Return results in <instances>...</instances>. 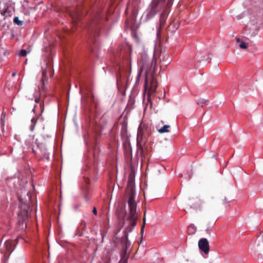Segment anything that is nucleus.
Returning a JSON list of instances; mask_svg holds the SVG:
<instances>
[{
  "mask_svg": "<svg viewBox=\"0 0 263 263\" xmlns=\"http://www.w3.org/2000/svg\"><path fill=\"white\" fill-rule=\"evenodd\" d=\"M143 222H144V223H145V217H144V218H143Z\"/></svg>",
  "mask_w": 263,
  "mask_h": 263,
  "instance_id": "30",
  "label": "nucleus"
},
{
  "mask_svg": "<svg viewBox=\"0 0 263 263\" xmlns=\"http://www.w3.org/2000/svg\"><path fill=\"white\" fill-rule=\"evenodd\" d=\"M28 52L25 49H22L19 52V55L22 57H25L27 55Z\"/></svg>",
  "mask_w": 263,
  "mask_h": 263,
  "instance_id": "16",
  "label": "nucleus"
},
{
  "mask_svg": "<svg viewBox=\"0 0 263 263\" xmlns=\"http://www.w3.org/2000/svg\"><path fill=\"white\" fill-rule=\"evenodd\" d=\"M208 101V100L203 98H200L197 100V103L198 105L203 107V105H205Z\"/></svg>",
  "mask_w": 263,
  "mask_h": 263,
  "instance_id": "10",
  "label": "nucleus"
},
{
  "mask_svg": "<svg viewBox=\"0 0 263 263\" xmlns=\"http://www.w3.org/2000/svg\"><path fill=\"white\" fill-rule=\"evenodd\" d=\"M42 112H43V109L42 110V112H41V114H40V116L42 115Z\"/></svg>",
  "mask_w": 263,
  "mask_h": 263,
  "instance_id": "31",
  "label": "nucleus"
},
{
  "mask_svg": "<svg viewBox=\"0 0 263 263\" xmlns=\"http://www.w3.org/2000/svg\"><path fill=\"white\" fill-rule=\"evenodd\" d=\"M39 101H40V98H36L35 99V102L37 103V102H39Z\"/></svg>",
  "mask_w": 263,
  "mask_h": 263,
  "instance_id": "25",
  "label": "nucleus"
},
{
  "mask_svg": "<svg viewBox=\"0 0 263 263\" xmlns=\"http://www.w3.org/2000/svg\"><path fill=\"white\" fill-rule=\"evenodd\" d=\"M42 112H43V109L42 110V112H41V114H40V116L42 115Z\"/></svg>",
  "mask_w": 263,
  "mask_h": 263,
  "instance_id": "33",
  "label": "nucleus"
},
{
  "mask_svg": "<svg viewBox=\"0 0 263 263\" xmlns=\"http://www.w3.org/2000/svg\"><path fill=\"white\" fill-rule=\"evenodd\" d=\"M36 121H35L34 118H32L31 119V124L30 126V130L32 132L33 131L35 125Z\"/></svg>",
  "mask_w": 263,
  "mask_h": 263,
  "instance_id": "14",
  "label": "nucleus"
},
{
  "mask_svg": "<svg viewBox=\"0 0 263 263\" xmlns=\"http://www.w3.org/2000/svg\"><path fill=\"white\" fill-rule=\"evenodd\" d=\"M1 125H2V122H1Z\"/></svg>",
  "mask_w": 263,
  "mask_h": 263,
  "instance_id": "38",
  "label": "nucleus"
},
{
  "mask_svg": "<svg viewBox=\"0 0 263 263\" xmlns=\"http://www.w3.org/2000/svg\"><path fill=\"white\" fill-rule=\"evenodd\" d=\"M243 17V14H241L237 16V18L238 20H240V19L242 18Z\"/></svg>",
  "mask_w": 263,
  "mask_h": 263,
  "instance_id": "23",
  "label": "nucleus"
},
{
  "mask_svg": "<svg viewBox=\"0 0 263 263\" xmlns=\"http://www.w3.org/2000/svg\"><path fill=\"white\" fill-rule=\"evenodd\" d=\"M140 76V73H139V74L138 76V78H139Z\"/></svg>",
  "mask_w": 263,
  "mask_h": 263,
  "instance_id": "37",
  "label": "nucleus"
},
{
  "mask_svg": "<svg viewBox=\"0 0 263 263\" xmlns=\"http://www.w3.org/2000/svg\"><path fill=\"white\" fill-rule=\"evenodd\" d=\"M152 133L150 126L144 123H141L139 126L137 133V144L141 148L145 145L148 139Z\"/></svg>",
  "mask_w": 263,
  "mask_h": 263,
  "instance_id": "4",
  "label": "nucleus"
},
{
  "mask_svg": "<svg viewBox=\"0 0 263 263\" xmlns=\"http://www.w3.org/2000/svg\"><path fill=\"white\" fill-rule=\"evenodd\" d=\"M126 252V250H124V256H122L121 259H120L119 263H127V258L125 257Z\"/></svg>",
  "mask_w": 263,
  "mask_h": 263,
  "instance_id": "13",
  "label": "nucleus"
},
{
  "mask_svg": "<svg viewBox=\"0 0 263 263\" xmlns=\"http://www.w3.org/2000/svg\"><path fill=\"white\" fill-rule=\"evenodd\" d=\"M16 72H14L12 73V77H14L16 75Z\"/></svg>",
  "mask_w": 263,
  "mask_h": 263,
  "instance_id": "26",
  "label": "nucleus"
},
{
  "mask_svg": "<svg viewBox=\"0 0 263 263\" xmlns=\"http://www.w3.org/2000/svg\"><path fill=\"white\" fill-rule=\"evenodd\" d=\"M170 127V125H165L162 127L158 129V132L160 133H167L169 132L168 129Z\"/></svg>",
  "mask_w": 263,
  "mask_h": 263,
  "instance_id": "9",
  "label": "nucleus"
},
{
  "mask_svg": "<svg viewBox=\"0 0 263 263\" xmlns=\"http://www.w3.org/2000/svg\"><path fill=\"white\" fill-rule=\"evenodd\" d=\"M42 112H43V109L42 110V112H41V114H40V116L42 115Z\"/></svg>",
  "mask_w": 263,
  "mask_h": 263,
  "instance_id": "34",
  "label": "nucleus"
},
{
  "mask_svg": "<svg viewBox=\"0 0 263 263\" xmlns=\"http://www.w3.org/2000/svg\"><path fill=\"white\" fill-rule=\"evenodd\" d=\"M46 73H47V70L45 69L43 70L42 72V76L43 78H45L46 77Z\"/></svg>",
  "mask_w": 263,
  "mask_h": 263,
  "instance_id": "20",
  "label": "nucleus"
},
{
  "mask_svg": "<svg viewBox=\"0 0 263 263\" xmlns=\"http://www.w3.org/2000/svg\"><path fill=\"white\" fill-rule=\"evenodd\" d=\"M92 213L94 214V215H97V209L95 207H94L93 208V210H92Z\"/></svg>",
  "mask_w": 263,
  "mask_h": 263,
  "instance_id": "22",
  "label": "nucleus"
},
{
  "mask_svg": "<svg viewBox=\"0 0 263 263\" xmlns=\"http://www.w3.org/2000/svg\"><path fill=\"white\" fill-rule=\"evenodd\" d=\"M44 157L48 159V155L45 154Z\"/></svg>",
  "mask_w": 263,
  "mask_h": 263,
  "instance_id": "28",
  "label": "nucleus"
},
{
  "mask_svg": "<svg viewBox=\"0 0 263 263\" xmlns=\"http://www.w3.org/2000/svg\"><path fill=\"white\" fill-rule=\"evenodd\" d=\"M142 69L145 70V79L144 85V94H147V99L151 98L157 88L156 80L154 76V69L152 70V61L148 60L146 53H143L141 57Z\"/></svg>",
  "mask_w": 263,
  "mask_h": 263,
  "instance_id": "1",
  "label": "nucleus"
},
{
  "mask_svg": "<svg viewBox=\"0 0 263 263\" xmlns=\"http://www.w3.org/2000/svg\"><path fill=\"white\" fill-rule=\"evenodd\" d=\"M13 10V6L12 2H9L5 5L3 12H1V14H3L4 16L8 17L11 16L12 14Z\"/></svg>",
  "mask_w": 263,
  "mask_h": 263,
  "instance_id": "8",
  "label": "nucleus"
},
{
  "mask_svg": "<svg viewBox=\"0 0 263 263\" xmlns=\"http://www.w3.org/2000/svg\"><path fill=\"white\" fill-rule=\"evenodd\" d=\"M42 112H43V109L42 110V112H41V114H40V116L42 115Z\"/></svg>",
  "mask_w": 263,
  "mask_h": 263,
  "instance_id": "32",
  "label": "nucleus"
},
{
  "mask_svg": "<svg viewBox=\"0 0 263 263\" xmlns=\"http://www.w3.org/2000/svg\"><path fill=\"white\" fill-rule=\"evenodd\" d=\"M35 106H34V108H33V110H33V111H35Z\"/></svg>",
  "mask_w": 263,
  "mask_h": 263,
  "instance_id": "35",
  "label": "nucleus"
},
{
  "mask_svg": "<svg viewBox=\"0 0 263 263\" xmlns=\"http://www.w3.org/2000/svg\"><path fill=\"white\" fill-rule=\"evenodd\" d=\"M173 0H153L148 6L146 11V20L152 18L158 12L163 9L170 8L173 4Z\"/></svg>",
  "mask_w": 263,
  "mask_h": 263,
  "instance_id": "3",
  "label": "nucleus"
},
{
  "mask_svg": "<svg viewBox=\"0 0 263 263\" xmlns=\"http://www.w3.org/2000/svg\"><path fill=\"white\" fill-rule=\"evenodd\" d=\"M178 176L180 177H182V174H179L178 175Z\"/></svg>",
  "mask_w": 263,
  "mask_h": 263,
  "instance_id": "29",
  "label": "nucleus"
},
{
  "mask_svg": "<svg viewBox=\"0 0 263 263\" xmlns=\"http://www.w3.org/2000/svg\"><path fill=\"white\" fill-rule=\"evenodd\" d=\"M14 23L18 26H22L23 24V21L19 20L18 17L16 16L13 18Z\"/></svg>",
  "mask_w": 263,
  "mask_h": 263,
  "instance_id": "11",
  "label": "nucleus"
},
{
  "mask_svg": "<svg viewBox=\"0 0 263 263\" xmlns=\"http://www.w3.org/2000/svg\"><path fill=\"white\" fill-rule=\"evenodd\" d=\"M4 55H8V54H9V53H8L7 52H6H6H5L4 53Z\"/></svg>",
  "mask_w": 263,
  "mask_h": 263,
  "instance_id": "27",
  "label": "nucleus"
},
{
  "mask_svg": "<svg viewBox=\"0 0 263 263\" xmlns=\"http://www.w3.org/2000/svg\"><path fill=\"white\" fill-rule=\"evenodd\" d=\"M81 225L83 226L82 230H85L86 229V223L85 221H82L81 222Z\"/></svg>",
  "mask_w": 263,
  "mask_h": 263,
  "instance_id": "18",
  "label": "nucleus"
},
{
  "mask_svg": "<svg viewBox=\"0 0 263 263\" xmlns=\"http://www.w3.org/2000/svg\"><path fill=\"white\" fill-rule=\"evenodd\" d=\"M144 232V226L142 227L141 230V233L142 234Z\"/></svg>",
  "mask_w": 263,
  "mask_h": 263,
  "instance_id": "24",
  "label": "nucleus"
},
{
  "mask_svg": "<svg viewBox=\"0 0 263 263\" xmlns=\"http://www.w3.org/2000/svg\"><path fill=\"white\" fill-rule=\"evenodd\" d=\"M15 244V241L11 240H8L5 242L4 247L5 250L3 253L4 254L6 260L8 258L10 254L13 250Z\"/></svg>",
  "mask_w": 263,
  "mask_h": 263,
  "instance_id": "6",
  "label": "nucleus"
},
{
  "mask_svg": "<svg viewBox=\"0 0 263 263\" xmlns=\"http://www.w3.org/2000/svg\"><path fill=\"white\" fill-rule=\"evenodd\" d=\"M165 17H163V13H162L161 14L160 18V22L161 24H163L165 22Z\"/></svg>",
  "mask_w": 263,
  "mask_h": 263,
  "instance_id": "17",
  "label": "nucleus"
},
{
  "mask_svg": "<svg viewBox=\"0 0 263 263\" xmlns=\"http://www.w3.org/2000/svg\"><path fill=\"white\" fill-rule=\"evenodd\" d=\"M135 193L132 190L127 201L128 210L126 212L127 215V220L129 221L130 224L125 230V233L127 236L134 229L139 216L138 213L137 212V203L135 200Z\"/></svg>",
  "mask_w": 263,
  "mask_h": 263,
  "instance_id": "2",
  "label": "nucleus"
},
{
  "mask_svg": "<svg viewBox=\"0 0 263 263\" xmlns=\"http://www.w3.org/2000/svg\"><path fill=\"white\" fill-rule=\"evenodd\" d=\"M188 231H191V233L194 234L196 231V228L194 224H190L188 227Z\"/></svg>",
  "mask_w": 263,
  "mask_h": 263,
  "instance_id": "12",
  "label": "nucleus"
},
{
  "mask_svg": "<svg viewBox=\"0 0 263 263\" xmlns=\"http://www.w3.org/2000/svg\"><path fill=\"white\" fill-rule=\"evenodd\" d=\"M239 47L242 49H246L248 47V44L246 42L241 41L239 44Z\"/></svg>",
  "mask_w": 263,
  "mask_h": 263,
  "instance_id": "15",
  "label": "nucleus"
},
{
  "mask_svg": "<svg viewBox=\"0 0 263 263\" xmlns=\"http://www.w3.org/2000/svg\"><path fill=\"white\" fill-rule=\"evenodd\" d=\"M198 247L201 252L208 254L210 251L209 243L207 239L202 238L198 241Z\"/></svg>",
  "mask_w": 263,
  "mask_h": 263,
  "instance_id": "7",
  "label": "nucleus"
},
{
  "mask_svg": "<svg viewBox=\"0 0 263 263\" xmlns=\"http://www.w3.org/2000/svg\"><path fill=\"white\" fill-rule=\"evenodd\" d=\"M21 211L18 213L19 217L18 221L20 222L21 221H23L27 219L28 215V210L29 209V205L27 203H22L20 205Z\"/></svg>",
  "mask_w": 263,
  "mask_h": 263,
  "instance_id": "5",
  "label": "nucleus"
},
{
  "mask_svg": "<svg viewBox=\"0 0 263 263\" xmlns=\"http://www.w3.org/2000/svg\"><path fill=\"white\" fill-rule=\"evenodd\" d=\"M237 41L238 42H239V41H240L239 39H237Z\"/></svg>",
  "mask_w": 263,
  "mask_h": 263,
  "instance_id": "36",
  "label": "nucleus"
},
{
  "mask_svg": "<svg viewBox=\"0 0 263 263\" xmlns=\"http://www.w3.org/2000/svg\"><path fill=\"white\" fill-rule=\"evenodd\" d=\"M46 73H47V70L45 69L43 70L42 72V76L43 78H45L46 77Z\"/></svg>",
  "mask_w": 263,
  "mask_h": 263,
  "instance_id": "19",
  "label": "nucleus"
},
{
  "mask_svg": "<svg viewBox=\"0 0 263 263\" xmlns=\"http://www.w3.org/2000/svg\"><path fill=\"white\" fill-rule=\"evenodd\" d=\"M211 230H212V229L211 228H208L206 229V232H207L208 234H211Z\"/></svg>",
  "mask_w": 263,
  "mask_h": 263,
  "instance_id": "21",
  "label": "nucleus"
}]
</instances>
